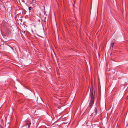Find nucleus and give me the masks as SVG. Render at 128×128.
Listing matches in <instances>:
<instances>
[{
  "mask_svg": "<svg viewBox=\"0 0 128 128\" xmlns=\"http://www.w3.org/2000/svg\"><path fill=\"white\" fill-rule=\"evenodd\" d=\"M32 9V7H29L28 8V9L30 11V10Z\"/></svg>",
  "mask_w": 128,
  "mask_h": 128,
  "instance_id": "5",
  "label": "nucleus"
},
{
  "mask_svg": "<svg viewBox=\"0 0 128 128\" xmlns=\"http://www.w3.org/2000/svg\"><path fill=\"white\" fill-rule=\"evenodd\" d=\"M26 125H28V127L30 126L31 124L30 122L28 120L26 121Z\"/></svg>",
  "mask_w": 128,
  "mask_h": 128,
  "instance_id": "3",
  "label": "nucleus"
},
{
  "mask_svg": "<svg viewBox=\"0 0 128 128\" xmlns=\"http://www.w3.org/2000/svg\"><path fill=\"white\" fill-rule=\"evenodd\" d=\"M94 93L93 92H91V93L90 94V96L91 97V99L90 100L89 106L90 108H91L94 104Z\"/></svg>",
  "mask_w": 128,
  "mask_h": 128,
  "instance_id": "1",
  "label": "nucleus"
},
{
  "mask_svg": "<svg viewBox=\"0 0 128 128\" xmlns=\"http://www.w3.org/2000/svg\"><path fill=\"white\" fill-rule=\"evenodd\" d=\"M114 45V43H112L111 44V45L112 46V47H113Z\"/></svg>",
  "mask_w": 128,
  "mask_h": 128,
  "instance_id": "6",
  "label": "nucleus"
},
{
  "mask_svg": "<svg viewBox=\"0 0 128 128\" xmlns=\"http://www.w3.org/2000/svg\"><path fill=\"white\" fill-rule=\"evenodd\" d=\"M34 0H32V2H33Z\"/></svg>",
  "mask_w": 128,
  "mask_h": 128,
  "instance_id": "8",
  "label": "nucleus"
},
{
  "mask_svg": "<svg viewBox=\"0 0 128 128\" xmlns=\"http://www.w3.org/2000/svg\"><path fill=\"white\" fill-rule=\"evenodd\" d=\"M12 27L11 26L8 25L5 27L4 29L5 32L6 34H8L11 33V30Z\"/></svg>",
  "mask_w": 128,
  "mask_h": 128,
  "instance_id": "2",
  "label": "nucleus"
},
{
  "mask_svg": "<svg viewBox=\"0 0 128 128\" xmlns=\"http://www.w3.org/2000/svg\"><path fill=\"white\" fill-rule=\"evenodd\" d=\"M114 2V3H115L116 2V0H112Z\"/></svg>",
  "mask_w": 128,
  "mask_h": 128,
  "instance_id": "7",
  "label": "nucleus"
},
{
  "mask_svg": "<svg viewBox=\"0 0 128 128\" xmlns=\"http://www.w3.org/2000/svg\"><path fill=\"white\" fill-rule=\"evenodd\" d=\"M98 108L96 107L94 109V112H95V115H96L97 114L98 112Z\"/></svg>",
  "mask_w": 128,
  "mask_h": 128,
  "instance_id": "4",
  "label": "nucleus"
}]
</instances>
